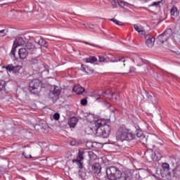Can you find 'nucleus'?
<instances>
[{"mask_svg": "<svg viewBox=\"0 0 180 180\" xmlns=\"http://www.w3.org/2000/svg\"><path fill=\"white\" fill-rule=\"evenodd\" d=\"M98 61L100 63H108V59L103 56H98Z\"/></svg>", "mask_w": 180, "mask_h": 180, "instance_id": "c9c22d12", "label": "nucleus"}, {"mask_svg": "<svg viewBox=\"0 0 180 180\" xmlns=\"http://www.w3.org/2000/svg\"><path fill=\"white\" fill-rule=\"evenodd\" d=\"M53 119H54L55 120H58L60 119V114H58V113H55V114L53 115Z\"/></svg>", "mask_w": 180, "mask_h": 180, "instance_id": "79ce46f5", "label": "nucleus"}, {"mask_svg": "<svg viewBox=\"0 0 180 180\" xmlns=\"http://www.w3.org/2000/svg\"><path fill=\"white\" fill-rule=\"evenodd\" d=\"M82 71L91 75V74H94V70L91 69L89 67L86 66L85 65H82Z\"/></svg>", "mask_w": 180, "mask_h": 180, "instance_id": "b1692460", "label": "nucleus"}, {"mask_svg": "<svg viewBox=\"0 0 180 180\" xmlns=\"http://www.w3.org/2000/svg\"><path fill=\"white\" fill-rule=\"evenodd\" d=\"M145 156L148 161H155V152L152 149H148L145 152Z\"/></svg>", "mask_w": 180, "mask_h": 180, "instance_id": "2eb2a0df", "label": "nucleus"}, {"mask_svg": "<svg viewBox=\"0 0 180 180\" xmlns=\"http://www.w3.org/2000/svg\"><path fill=\"white\" fill-rule=\"evenodd\" d=\"M40 2H41V4H44V2H46V0H39Z\"/></svg>", "mask_w": 180, "mask_h": 180, "instance_id": "a18cd8bd", "label": "nucleus"}, {"mask_svg": "<svg viewBox=\"0 0 180 180\" xmlns=\"http://www.w3.org/2000/svg\"><path fill=\"white\" fill-rule=\"evenodd\" d=\"M2 68H5L8 72H13L17 77H22V74H23L22 66H13V65L10 64L2 66Z\"/></svg>", "mask_w": 180, "mask_h": 180, "instance_id": "20e7f679", "label": "nucleus"}, {"mask_svg": "<svg viewBox=\"0 0 180 180\" xmlns=\"http://www.w3.org/2000/svg\"><path fill=\"white\" fill-rule=\"evenodd\" d=\"M110 134V126L105 124L103 128L98 129L97 136L106 139Z\"/></svg>", "mask_w": 180, "mask_h": 180, "instance_id": "1a4fd4ad", "label": "nucleus"}, {"mask_svg": "<svg viewBox=\"0 0 180 180\" xmlns=\"http://www.w3.org/2000/svg\"><path fill=\"white\" fill-rule=\"evenodd\" d=\"M88 155L91 161H95L98 158V156L94 153L92 151L88 152Z\"/></svg>", "mask_w": 180, "mask_h": 180, "instance_id": "c85d7f7f", "label": "nucleus"}, {"mask_svg": "<svg viewBox=\"0 0 180 180\" xmlns=\"http://www.w3.org/2000/svg\"><path fill=\"white\" fill-rule=\"evenodd\" d=\"M30 91L34 95L41 91V81L39 79H34L30 82Z\"/></svg>", "mask_w": 180, "mask_h": 180, "instance_id": "7ed1b4c3", "label": "nucleus"}, {"mask_svg": "<svg viewBox=\"0 0 180 180\" xmlns=\"http://www.w3.org/2000/svg\"><path fill=\"white\" fill-rule=\"evenodd\" d=\"M136 135L130 132V131L126 128L120 127L116 133L117 140L120 141H131L134 140Z\"/></svg>", "mask_w": 180, "mask_h": 180, "instance_id": "f257e3e1", "label": "nucleus"}, {"mask_svg": "<svg viewBox=\"0 0 180 180\" xmlns=\"http://www.w3.org/2000/svg\"><path fill=\"white\" fill-rule=\"evenodd\" d=\"M133 61H134V63H136L137 65L139 67H141V65H143L144 64V62L143 61V59L141 58H140V56H136L133 58Z\"/></svg>", "mask_w": 180, "mask_h": 180, "instance_id": "393cba45", "label": "nucleus"}, {"mask_svg": "<svg viewBox=\"0 0 180 180\" xmlns=\"http://www.w3.org/2000/svg\"><path fill=\"white\" fill-rule=\"evenodd\" d=\"M84 154H85V151L79 150L76 160H73V162H75V161H82L84 160Z\"/></svg>", "mask_w": 180, "mask_h": 180, "instance_id": "a878e982", "label": "nucleus"}, {"mask_svg": "<svg viewBox=\"0 0 180 180\" xmlns=\"http://www.w3.org/2000/svg\"><path fill=\"white\" fill-rule=\"evenodd\" d=\"M53 94L55 96H58L61 94V91L57 88H55L53 91Z\"/></svg>", "mask_w": 180, "mask_h": 180, "instance_id": "e433bc0d", "label": "nucleus"}, {"mask_svg": "<svg viewBox=\"0 0 180 180\" xmlns=\"http://www.w3.org/2000/svg\"><path fill=\"white\" fill-rule=\"evenodd\" d=\"M160 4H161V1H155L152 4H150V6H159L160 7Z\"/></svg>", "mask_w": 180, "mask_h": 180, "instance_id": "58836bf2", "label": "nucleus"}, {"mask_svg": "<svg viewBox=\"0 0 180 180\" xmlns=\"http://www.w3.org/2000/svg\"><path fill=\"white\" fill-rule=\"evenodd\" d=\"M114 63H118L119 65H120V68L124 71L125 74H129V72H131V68L127 64V61L126 60V58L122 57L119 58L117 60H112Z\"/></svg>", "mask_w": 180, "mask_h": 180, "instance_id": "423d86ee", "label": "nucleus"}, {"mask_svg": "<svg viewBox=\"0 0 180 180\" xmlns=\"http://www.w3.org/2000/svg\"><path fill=\"white\" fill-rule=\"evenodd\" d=\"M88 101H86V98H83L81 100V105H82V106L86 105Z\"/></svg>", "mask_w": 180, "mask_h": 180, "instance_id": "ea45409f", "label": "nucleus"}, {"mask_svg": "<svg viewBox=\"0 0 180 180\" xmlns=\"http://www.w3.org/2000/svg\"><path fill=\"white\" fill-rule=\"evenodd\" d=\"M83 25L85 26L86 29H90L91 30H94V29H95V25L94 24L84 23Z\"/></svg>", "mask_w": 180, "mask_h": 180, "instance_id": "2f4dec72", "label": "nucleus"}, {"mask_svg": "<svg viewBox=\"0 0 180 180\" xmlns=\"http://www.w3.org/2000/svg\"><path fill=\"white\" fill-rule=\"evenodd\" d=\"M85 63H90L91 64H94V63H96L98 59L95 56H89V58H86L84 59Z\"/></svg>", "mask_w": 180, "mask_h": 180, "instance_id": "bb28decb", "label": "nucleus"}, {"mask_svg": "<svg viewBox=\"0 0 180 180\" xmlns=\"http://www.w3.org/2000/svg\"><path fill=\"white\" fill-rule=\"evenodd\" d=\"M73 91L74 92H76L77 95H81L82 94H84V92H85V89H84V87L81 86L80 85H78L75 86L73 88Z\"/></svg>", "mask_w": 180, "mask_h": 180, "instance_id": "4be33fe9", "label": "nucleus"}, {"mask_svg": "<svg viewBox=\"0 0 180 180\" xmlns=\"http://www.w3.org/2000/svg\"><path fill=\"white\" fill-rule=\"evenodd\" d=\"M34 41L37 44H39V46H42L43 47H46V49H47V41L41 38V37H37V38H35Z\"/></svg>", "mask_w": 180, "mask_h": 180, "instance_id": "6ab92c4d", "label": "nucleus"}, {"mask_svg": "<svg viewBox=\"0 0 180 180\" xmlns=\"http://www.w3.org/2000/svg\"><path fill=\"white\" fill-rule=\"evenodd\" d=\"M91 169L95 175H101L102 171V166L100 163H94L91 166Z\"/></svg>", "mask_w": 180, "mask_h": 180, "instance_id": "4468645a", "label": "nucleus"}, {"mask_svg": "<svg viewBox=\"0 0 180 180\" xmlns=\"http://www.w3.org/2000/svg\"><path fill=\"white\" fill-rule=\"evenodd\" d=\"M6 33H8V30H0V37H4V36L6 35Z\"/></svg>", "mask_w": 180, "mask_h": 180, "instance_id": "4c0bfd02", "label": "nucleus"}, {"mask_svg": "<svg viewBox=\"0 0 180 180\" xmlns=\"http://www.w3.org/2000/svg\"><path fill=\"white\" fill-rule=\"evenodd\" d=\"M136 136L139 141H140L141 144H146V143H147L148 138L146 136V135L143 134L142 131L137 132Z\"/></svg>", "mask_w": 180, "mask_h": 180, "instance_id": "f3484780", "label": "nucleus"}, {"mask_svg": "<svg viewBox=\"0 0 180 180\" xmlns=\"http://www.w3.org/2000/svg\"><path fill=\"white\" fill-rule=\"evenodd\" d=\"M133 179V174L130 170H127L123 173H121V176L120 177V180H131Z\"/></svg>", "mask_w": 180, "mask_h": 180, "instance_id": "ddd939ff", "label": "nucleus"}, {"mask_svg": "<svg viewBox=\"0 0 180 180\" xmlns=\"http://www.w3.org/2000/svg\"><path fill=\"white\" fill-rule=\"evenodd\" d=\"M118 5L119 6H120V8H124V6H126V4L124 3V1L118 2Z\"/></svg>", "mask_w": 180, "mask_h": 180, "instance_id": "a19ab883", "label": "nucleus"}, {"mask_svg": "<svg viewBox=\"0 0 180 180\" xmlns=\"http://www.w3.org/2000/svg\"><path fill=\"white\" fill-rule=\"evenodd\" d=\"M106 174L108 179L109 180H117L120 179L122 175V171L119 168L115 166H111L106 169Z\"/></svg>", "mask_w": 180, "mask_h": 180, "instance_id": "f03ea898", "label": "nucleus"}, {"mask_svg": "<svg viewBox=\"0 0 180 180\" xmlns=\"http://www.w3.org/2000/svg\"><path fill=\"white\" fill-rule=\"evenodd\" d=\"M146 98L150 103H153V105H155L157 103V97L153 94L146 93Z\"/></svg>", "mask_w": 180, "mask_h": 180, "instance_id": "a211bd4d", "label": "nucleus"}, {"mask_svg": "<svg viewBox=\"0 0 180 180\" xmlns=\"http://www.w3.org/2000/svg\"><path fill=\"white\" fill-rule=\"evenodd\" d=\"M30 64L33 68H35L36 71H39L40 70V65H41V59L39 56L32 58L30 60Z\"/></svg>", "mask_w": 180, "mask_h": 180, "instance_id": "9b49d317", "label": "nucleus"}, {"mask_svg": "<svg viewBox=\"0 0 180 180\" xmlns=\"http://www.w3.org/2000/svg\"><path fill=\"white\" fill-rule=\"evenodd\" d=\"M106 124V120L105 119H98L94 123V127L91 128L92 131L96 133V136L98 134V130L99 129H103V126H105Z\"/></svg>", "mask_w": 180, "mask_h": 180, "instance_id": "9d476101", "label": "nucleus"}, {"mask_svg": "<svg viewBox=\"0 0 180 180\" xmlns=\"http://www.w3.org/2000/svg\"><path fill=\"white\" fill-rule=\"evenodd\" d=\"M162 168L165 172H169V164L167 162L162 163Z\"/></svg>", "mask_w": 180, "mask_h": 180, "instance_id": "c756f323", "label": "nucleus"}, {"mask_svg": "<svg viewBox=\"0 0 180 180\" xmlns=\"http://www.w3.org/2000/svg\"><path fill=\"white\" fill-rule=\"evenodd\" d=\"M30 54H37L40 56L41 54V48H36V46L32 44V42H27L24 47Z\"/></svg>", "mask_w": 180, "mask_h": 180, "instance_id": "0eeeda50", "label": "nucleus"}, {"mask_svg": "<svg viewBox=\"0 0 180 180\" xmlns=\"http://www.w3.org/2000/svg\"><path fill=\"white\" fill-rule=\"evenodd\" d=\"M29 54L30 53L25 48H21L18 50V56L21 60H25V58H27V56H29Z\"/></svg>", "mask_w": 180, "mask_h": 180, "instance_id": "dca6fc26", "label": "nucleus"}, {"mask_svg": "<svg viewBox=\"0 0 180 180\" xmlns=\"http://www.w3.org/2000/svg\"><path fill=\"white\" fill-rule=\"evenodd\" d=\"M170 13H171L172 16H174V18H176V16H178V9L176 8V7L174 6L171 9Z\"/></svg>", "mask_w": 180, "mask_h": 180, "instance_id": "7c9ffc66", "label": "nucleus"}, {"mask_svg": "<svg viewBox=\"0 0 180 180\" xmlns=\"http://www.w3.org/2000/svg\"><path fill=\"white\" fill-rule=\"evenodd\" d=\"M84 44H89V46H95V44H89V43H88L86 41H84Z\"/></svg>", "mask_w": 180, "mask_h": 180, "instance_id": "c03bdc74", "label": "nucleus"}, {"mask_svg": "<svg viewBox=\"0 0 180 180\" xmlns=\"http://www.w3.org/2000/svg\"><path fill=\"white\" fill-rule=\"evenodd\" d=\"M134 27L139 34L141 36H146V31L144 30V28L141 25H134Z\"/></svg>", "mask_w": 180, "mask_h": 180, "instance_id": "412c9836", "label": "nucleus"}, {"mask_svg": "<svg viewBox=\"0 0 180 180\" xmlns=\"http://www.w3.org/2000/svg\"><path fill=\"white\" fill-rule=\"evenodd\" d=\"M77 123H78V120L76 117H72L68 121L70 127H75V126H77Z\"/></svg>", "mask_w": 180, "mask_h": 180, "instance_id": "5701e85b", "label": "nucleus"}, {"mask_svg": "<svg viewBox=\"0 0 180 180\" xmlns=\"http://www.w3.org/2000/svg\"><path fill=\"white\" fill-rule=\"evenodd\" d=\"M173 173L174 176H176V178H178L180 176V165H178L174 170H173Z\"/></svg>", "mask_w": 180, "mask_h": 180, "instance_id": "cd10ccee", "label": "nucleus"}, {"mask_svg": "<svg viewBox=\"0 0 180 180\" xmlns=\"http://www.w3.org/2000/svg\"><path fill=\"white\" fill-rule=\"evenodd\" d=\"M147 1H148V0H145V2H147Z\"/></svg>", "mask_w": 180, "mask_h": 180, "instance_id": "de8ad7c7", "label": "nucleus"}, {"mask_svg": "<svg viewBox=\"0 0 180 180\" xmlns=\"http://www.w3.org/2000/svg\"><path fill=\"white\" fill-rule=\"evenodd\" d=\"M25 43L26 41H25V39H23V37H20L15 39L13 45L12 50L10 53V56H11V57H15V52L16 51V49H18V47L20 46H25Z\"/></svg>", "mask_w": 180, "mask_h": 180, "instance_id": "6e6552de", "label": "nucleus"}, {"mask_svg": "<svg viewBox=\"0 0 180 180\" xmlns=\"http://www.w3.org/2000/svg\"><path fill=\"white\" fill-rule=\"evenodd\" d=\"M3 1H4V0H0V2H2Z\"/></svg>", "mask_w": 180, "mask_h": 180, "instance_id": "49530a36", "label": "nucleus"}, {"mask_svg": "<svg viewBox=\"0 0 180 180\" xmlns=\"http://www.w3.org/2000/svg\"><path fill=\"white\" fill-rule=\"evenodd\" d=\"M155 161H160V160L162 158V155H161V153H160L158 151H155Z\"/></svg>", "mask_w": 180, "mask_h": 180, "instance_id": "473e14b6", "label": "nucleus"}, {"mask_svg": "<svg viewBox=\"0 0 180 180\" xmlns=\"http://www.w3.org/2000/svg\"><path fill=\"white\" fill-rule=\"evenodd\" d=\"M111 22H113V23H115V25H117L118 26H123V22L115 19V18H111L110 19Z\"/></svg>", "mask_w": 180, "mask_h": 180, "instance_id": "f704fd0d", "label": "nucleus"}, {"mask_svg": "<svg viewBox=\"0 0 180 180\" xmlns=\"http://www.w3.org/2000/svg\"><path fill=\"white\" fill-rule=\"evenodd\" d=\"M171 36H172V30L167 29L162 34L158 37L157 42L159 44H163V43H165V41H168V40H169Z\"/></svg>", "mask_w": 180, "mask_h": 180, "instance_id": "39448f33", "label": "nucleus"}, {"mask_svg": "<svg viewBox=\"0 0 180 180\" xmlns=\"http://www.w3.org/2000/svg\"><path fill=\"white\" fill-rule=\"evenodd\" d=\"M146 44L149 48L154 46V43H155V38L150 34H146L145 36Z\"/></svg>", "mask_w": 180, "mask_h": 180, "instance_id": "f8f14e48", "label": "nucleus"}, {"mask_svg": "<svg viewBox=\"0 0 180 180\" xmlns=\"http://www.w3.org/2000/svg\"><path fill=\"white\" fill-rule=\"evenodd\" d=\"M22 155L25 158H32V155H27L26 153L23 152Z\"/></svg>", "mask_w": 180, "mask_h": 180, "instance_id": "37998d69", "label": "nucleus"}, {"mask_svg": "<svg viewBox=\"0 0 180 180\" xmlns=\"http://www.w3.org/2000/svg\"><path fill=\"white\" fill-rule=\"evenodd\" d=\"M78 168H79L78 172H79V177L80 178L81 180H84V176H85V173H84L81 169L84 168L82 165V162L81 161H76Z\"/></svg>", "mask_w": 180, "mask_h": 180, "instance_id": "aec40b11", "label": "nucleus"}, {"mask_svg": "<svg viewBox=\"0 0 180 180\" xmlns=\"http://www.w3.org/2000/svg\"><path fill=\"white\" fill-rule=\"evenodd\" d=\"M6 86V82L4 80H0V91H4Z\"/></svg>", "mask_w": 180, "mask_h": 180, "instance_id": "72a5a7b5", "label": "nucleus"}]
</instances>
